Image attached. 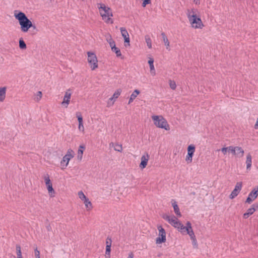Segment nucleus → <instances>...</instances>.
Instances as JSON below:
<instances>
[{"mask_svg":"<svg viewBox=\"0 0 258 258\" xmlns=\"http://www.w3.org/2000/svg\"><path fill=\"white\" fill-rule=\"evenodd\" d=\"M14 16L16 19L18 20L22 32H27L30 28L33 27L32 22L27 17L24 13L20 12L17 14L15 12Z\"/></svg>","mask_w":258,"mask_h":258,"instance_id":"f257e3e1","label":"nucleus"},{"mask_svg":"<svg viewBox=\"0 0 258 258\" xmlns=\"http://www.w3.org/2000/svg\"><path fill=\"white\" fill-rule=\"evenodd\" d=\"M187 18L191 24L192 27L195 28L201 29L204 26L201 18L197 17V15L192 10L191 12H189L187 14Z\"/></svg>","mask_w":258,"mask_h":258,"instance_id":"f03ea898","label":"nucleus"},{"mask_svg":"<svg viewBox=\"0 0 258 258\" xmlns=\"http://www.w3.org/2000/svg\"><path fill=\"white\" fill-rule=\"evenodd\" d=\"M98 9L103 20L106 23H112L113 20L110 18V17L113 16L110 9L106 7L104 5H101L100 7H98Z\"/></svg>","mask_w":258,"mask_h":258,"instance_id":"7ed1b4c3","label":"nucleus"},{"mask_svg":"<svg viewBox=\"0 0 258 258\" xmlns=\"http://www.w3.org/2000/svg\"><path fill=\"white\" fill-rule=\"evenodd\" d=\"M152 118L154 121L155 125L159 128H164L166 131L170 130L169 125L166 120L162 116L159 115H153Z\"/></svg>","mask_w":258,"mask_h":258,"instance_id":"20e7f679","label":"nucleus"},{"mask_svg":"<svg viewBox=\"0 0 258 258\" xmlns=\"http://www.w3.org/2000/svg\"><path fill=\"white\" fill-rule=\"evenodd\" d=\"M88 61L90 65L92 70H94L98 68V60L94 53L88 52Z\"/></svg>","mask_w":258,"mask_h":258,"instance_id":"39448f33","label":"nucleus"},{"mask_svg":"<svg viewBox=\"0 0 258 258\" xmlns=\"http://www.w3.org/2000/svg\"><path fill=\"white\" fill-rule=\"evenodd\" d=\"M74 152L72 150H68L67 154L63 157L60 162V164L62 168H65L68 165L70 160L74 157Z\"/></svg>","mask_w":258,"mask_h":258,"instance_id":"423d86ee","label":"nucleus"},{"mask_svg":"<svg viewBox=\"0 0 258 258\" xmlns=\"http://www.w3.org/2000/svg\"><path fill=\"white\" fill-rule=\"evenodd\" d=\"M158 229L159 230V237L156 238V242L157 244H161L166 241V232L162 226H159Z\"/></svg>","mask_w":258,"mask_h":258,"instance_id":"0eeeda50","label":"nucleus"},{"mask_svg":"<svg viewBox=\"0 0 258 258\" xmlns=\"http://www.w3.org/2000/svg\"><path fill=\"white\" fill-rule=\"evenodd\" d=\"M195 146H188L187 154L185 158V161L187 163H190L192 161V157L195 152Z\"/></svg>","mask_w":258,"mask_h":258,"instance_id":"6e6552de","label":"nucleus"},{"mask_svg":"<svg viewBox=\"0 0 258 258\" xmlns=\"http://www.w3.org/2000/svg\"><path fill=\"white\" fill-rule=\"evenodd\" d=\"M258 196V186L254 188L249 194L248 197L246 199V202L250 204L254 199H255Z\"/></svg>","mask_w":258,"mask_h":258,"instance_id":"1a4fd4ad","label":"nucleus"},{"mask_svg":"<svg viewBox=\"0 0 258 258\" xmlns=\"http://www.w3.org/2000/svg\"><path fill=\"white\" fill-rule=\"evenodd\" d=\"M149 157L150 156L147 152L144 153V154L142 156L141 158V163L139 165L141 169H143L146 167Z\"/></svg>","mask_w":258,"mask_h":258,"instance_id":"9d476101","label":"nucleus"},{"mask_svg":"<svg viewBox=\"0 0 258 258\" xmlns=\"http://www.w3.org/2000/svg\"><path fill=\"white\" fill-rule=\"evenodd\" d=\"M242 188V182H237L235 186L234 189L233 190V191L231 192V194H230L229 198L231 199H233L234 198H235L240 191L241 190Z\"/></svg>","mask_w":258,"mask_h":258,"instance_id":"9b49d317","label":"nucleus"},{"mask_svg":"<svg viewBox=\"0 0 258 258\" xmlns=\"http://www.w3.org/2000/svg\"><path fill=\"white\" fill-rule=\"evenodd\" d=\"M70 90L66 92L64 96L63 97V101L61 102V104L64 105L66 107H67L70 102L71 97V93L70 92Z\"/></svg>","mask_w":258,"mask_h":258,"instance_id":"f8f14e48","label":"nucleus"},{"mask_svg":"<svg viewBox=\"0 0 258 258\" xmlns=\"http://www.w3.org/2000/svg\"><path fill=\"white\" fill-rule=\"evenodd\" d=\"M122 36L124 38L125 43H130V37L127 30L123 27L120 28Z\"/></svg>","mask_w":258,"mask_h":258,"instance_id":"ddd939ff","label":"nucleus"},{"mask_svg":"<svg viewBox=\"0 0 258 258\" xmlns=\"http://www.w3.org/2000/svg\"><path fill=\"white\" fill-rule=\"evenodd\" d=\"M187 225L188 229H186V234H187L189 235L191 239L196 238V236H195V233L192 230L191 224L190 222L189 221H187Z\"/></svg>","mask_w":258,"mask_h":258,"instance_id":"4468645a","label":"nucleus"},{"mask_svg":"<svg viewBox=\"0 0 258 258\" xmlns=\"http://www.w3.org/2000/svg\"><path fill=\"white\" fill-rule=\"evenodd\" d=\"M171 204L174 209V212L175 213V214L178 217H181V214L176 202L174 200H172Z\"/></svg>","mask_w":258,"mask_h":258,"instance_id":"2eb2a0df","label":"nucleus"},{"mask_svg":"<svg viewBox=\"0 0 258 258\" xmlns=\"http://www.w3.org/2000/svg\"><path fill=\"white\" fill-rule=\"evenodd\" d=\"M162 217L164 220L168 221V223H170L171 225L175 221V220H177V218L174 215L170 217L167 214H163Z\"/></svg>","mask_w":258,"mask_h":258,"instance_id":"dca6fc26","label":"nucleus"},{"mask_svg":"<svg viewBox=\"0 0 258 258\" xmlns=\"http://www.w3.org/2000/svg\"><path fill=\"white\" fill-rule=\"evenodd\" d=\"M254 205H253L252 207L249 208L247 210V212L243 214V217L244 219L248 218L249 216L252 215L255 211V209L254 208Z\"/></svg>","mask_w":258,"mask_h":258,"instance_id":"f3484780","label":"nucleus"},{"mask_svg":"<svg viewBox=\"0 0 258 258\" xmlns=\"http://www.w3.org/2000/svg\"><path fill=\"white\" fill-rule=\"evenodd\" d=\"M161 36L163 38V42L165 44V45L166 46V49L168 50H170V42L167 38V37H166L165 33L164 32H162L161 33Z\"/></svg>","mask_w":258,"mask_h":258,"instance_id":"a211bd4d","label":"nucleus"},{"mask_svg":"<svg viewBox=\"0 0 258 258\" xmlns=\"http://www.w3.org/2000/svg\"><path fill=\"white\" fill-rule=\"evenodd\" d=\"M6 89V87L0 88V102H3L5 99Z\"/></svg>","mask_w":258,"mask_h":258,"instance_id":"6ab92c4d","label":"nucleus"},{"mask_svg":"<svg viewBox=\"0 0 258 258\" xmlns=\"http://www.w3.org/2000/svg\"><path fill=\"white\" fill-rule=\"evenodd\" d=\"M106 39L107 42L109 44V45L112 48L113 47L115 46V43L114 41L112 38V37L110 35L108 34L106 36Z\"/></svg>","mask_w":258,"mask_h":258,"instance_id":"aec40b11","label":"nucleus"},{"mask_svg":"<svg viewBox=\"0 0 258 258\" xmlns=\"http://www.w3.org/2000/svg\"><path fill=\"white\" fill-rule=\"evenodd\" d=\"M251 163H252V157L250 153H248L246 156V169L247 170L250 169V167L251 166Z\"/></svg>","mask_w":258,"mask_h":258,"instance_id":"412c9836","label":"nucleus"},{"mask_svg":"<svg viewBox=\"0 0 258 258\" xmlns=\"http://www.w3.org/2000/svg\"><path fill=\"white\" fill-rule=\"evenodd\" d=\"M79 149L78 151V159L81 160L83 157V152L85 149L86 146H79Z\"/></svg>","mask_w":258,"mask_h":258,"instance_id":"4be33fe9","label":"nucleus"},{"mask_svg":"<svg viewBox=\"0 0 258 258\" xmlns=\"http://www.w3.org/2000/svg\"><path fill=\"white\" fill-rule=\"evenodd\" d=\"M139 93H140V91L136 89L133 92V93L131 94V95L130 96V98L129 101H128V104H130L131 103H132L133 101V100L134 99H135V98L137 97V95Z\"/></svg>","mask_w":258,"mask_h":258,"instance_id":"5701e85b","label":"nucleus"},{"mask_svg":"<svg viewBox=\"0 0 258 258\" xmlns=\"http://www.w3.org/2000/svg\"><path fill=\"white\" fill-rule=\"evenodd\" d=\"M188 229L187 223H186V225L184 226L182 224L180 225L178 230L179 232L182 233L183 234H186V229Z\"/></svg>","mask_w":258,"mask_h":258,"instance_id":"b1692460","label":"nucleus"},{"mask_svg":"<svg viewBox=\"0 0 258 258\" xmlns=\"http://www.w3.org/2000/svg\"><path fill=\"white\" fill-rule=\"evenodd\" d=\"M148 63L150 66V71L152 72V71H154V75H155V70L154 66V59L152 58H150L148 60Z\"/></svg>","mask_w":258,"mask_h":258,"instance_id":"393cba45","label":"nucleus"},{"mask_svg":"<svg viewBox=\"0 0 258 258\" xmlns=\"http://www.w3.org/2000/svg\"><path fill=\"white\" fill-rule=\"evenodd\" d=\"M121 90L120 89H117L113 94V96L110 98V100H113V101H115V99H117L119 96L120 95L121 93Z\"/></svg>","mask_w":258,"mask_h":258,"instance_id":"a878e982","label":"nucleus"},{"mask_svg":"<svg viewBox=\"0 0 258 258\" xmlns=\"http://www.w3.org/2000/svg\"><path fill=\"white\" fill-rule=\"evenodd\" d=\"M84 203L85 205V207L88 210H90L92 208V205L91 202L89 200V199L87 198L84 201Z\"/></svg>","mask_w":258,"mask_h":258,"instance_id":"bb28decb","label":"nucleus"},{"mask_svg":"<svg viewBox=\"0 0 258 258\" xmlns=\"http://www.w3.org/2000/svg\"><path fill=\"white\" fill-rule=\"evenodd\" d=\"M145 40L148 48H152V41L149 35L145 36Z\"/></svg>","mask_w":258,"mask_h":258,"instance_id":"cd10ccee","label":"nucleus"},{"mask_svg":"<svg viewBox=\"0 0 258 258\" xmlns=\"http://www.w3.org/2000/svg\"><path fill=\"white\" fill-rule=\"evenodd\" d=\"M111 50L112 51L114 52L117 57L120 56L121 55V53L120 52V49L116 47V46L114 47H113L111 48Z\"/></svg>","mask_w":258,"mask_h":258,"instance_id":"c85d7f7f","label":"nucleus"},{"mask_svg":"<svg viewBox=\"0 0 258 258\" xmlns=\"http://www.w3.org/2000/svg\"><path fill=\"white\" fill-rule=\"evenodd\" d=\"M16 251L18 258H22L21 246L20 245H16Z\"/></svg>","mask_w":258,"mask_h":258,"instance_id":"c756f323","label":"nucleus"},{"mask_svg":"<svg viewBox=\"0 0 258 258\" xmlns=\"http://www.w3.org/2000/svg\"><path fill=\"white\" fill-rule=\"evenodd\" d=\"M19 47L22 49L26 48V44L22 38L19 40Z\"/></svg>","mask_w":258,"mask_h":258,"instance_id":"7c9ffc66","label":"nucleus"},{"mask_svg":"<svg viewBox=\"0 0 258 258\" xmlns=\"http://www.w3.org/2000/svg\"><path fill=\"white\" fill-rule=\"evenodd\" d=\"M47 190L49 194L51 196L52 194H54V190L52 187V184H48L46 185Z\"/></svg>","mask_w":258,"mask_h":258,"instance_id":"2f4dec72","label":"nucleus"},{"mask_svg":"<svg viewBox=\"0 0 258 258\" xmlns=\"http://www.w3.org/2000/svg\"><path fill=\"white\" fill-rule=\"evenodd\" d=\"M44 179L46 185L51 184L48 174H46V175L44 176Z\"/></svg>","mask_w":258,"mask_h":258,"instance_id":"473e14b6","label":"nucleus"},{"mask_svg":"<svg viewBox=\"0 0 258 258\" xmlns=\"http://www.w3.org/2000/svg\"><path fill=\"white\" fill-rule=\"evenodd\" d=\"M78 196L79 197V198L82 201H84L85 200H86L87 199V198L86 197V196L84 194V193L82 191H80L78 192Z\"/></svg>","mask_w":258,"mask_h":258,"instance_id":"72a5a7b5","label":"nucleus"},{"mask_svg":"<svg viewBox=\"0 0 258 258\" xmlns=\"http://www.w3.org/2000/svg\"><path fill=\"white\" fill-rule=\"evenodd\" d=\"M76 116L78 118L79 123H83V117L80 112H78L76 113Z\"/></svg>","mask_w":258,"mask_h":258,"instance_id":"f704fd0d","label":"nucleus"},{"mask_svg":"<svg viewBox=\"0 0 258 258\" xmlns=\"http://www.w3.org/2000/svg\"><path fill=\"white\" fill-rule=\"evenodd\" d=\"M111 246V245H109L106 246L105 253H106V255H108L109 257H110V256Z\"/></svg>","mask_w":258,"mask_h":258,"instance_id":"c9c22d12","label":"nucleus"},{"mask_svg":"<svg viewBox=\"0 0 258 258\" xmlns=\"http://www.w3.org/2000/svg\"><path fill=\"white\" fill-rule=\"evenodd\" d=\"M169 86L171 89H172V90H175L176 89V85L175 81H169Z\"/></svg>","mask_w":258,"mask_h":258,"instance_id":"e433bc0d","label":"nucleus"},{"mask_svg":"<svg viewBox=\"0 0 258 258\" xmlns=\"http://www.w3.org/2000/svg\"><path fill=\"white\" fill-rule=\"evenodd\" d=\"M182 223L181 222H180L179 221L177 220V219L176 220H175V221L172 224V226H173L174 227L178 229L179 228V226H180V225Z\"/></svg>","mask_w":258,"mask_h":258,"instance_id":"4c0bfd02","label":"nucleus"},{"mask_svg":"<svg viewBox=\"0 0 258 258\" xmlns=\"http://www.w3.org/2000/svg\"><path fill=\"white\" fill-rule=\"evenodd\" d=\"M111 147L113 148L115 151L118 152H121L122 150V146H111Z\"/></svg>","mask_w":258,"mask_h":258,"instance_id":"58836bf2","label":"nucleus"},{"mask_svg":"<svg viewBox=\"0 0 258 258\" xmlns=\"http://www.w3.org/2000/svg\"><path fill=\"white\" fill-rule=\"evenodd\" d=\"M228 152H231L233 154H236L235 148H233V146H229Z\"/></svg>","mask_w":258,"mask_h":258,"instance_id":"ea45409f","label":"nucleus"},{"mask_svg":"<svg viewBox=\"0 0 258 258\" xmlns=\"http://www.w3.org/2000/svg\"><path fill=\"white\" fill-rule=\"evenodd\" d=\"M34 253L36 258H40V252L38 250L37 247L34 249Z\"/></svg>","mask_w":258,"mask_h":258,"instance_id":"a19ab883","label":"nucleus"},{"mask_svg":"<svg viewBox=\"0 0 258 258\" xmlns=\"http://www.w3.org/2000/svg\"><path fill=\"white\" fill-rule=\"evenodd\" d=\"M236 150L237 151V153L236 154H238V152H239V153H241L240 157H242L243 155V153H244L243 150L241 148L238 147V149Z\"/></svg>","mask_w":258,"mask_h":258,"instance_id":"79ce46f5","label":"nucleus"},{"mask_svg":"<svg viewBox=\"0 0 258 258\" xmlns=\"http://www.w3.org/2000/svg\"><path fill=\"white\" fill-rule=\"evenodd\" d=\"M151 3V0H144L143 3H142V6L143 7H145L148 4H149Z\"/></svg>","mask_w":258,"mask_h":258,"instance_id":"37998d69","label":"nucleus"},{"mask_svg":"<svg viewBox=\"0 0 258 258\" xmlns=\"http://www.w3.org/2000/svg\"><path fill=\"white\" fill-rule=\"evenodd\" d=\"M111 242H112V240H111V238H109V237H108L106 239V245H111Z\"/></svg>","mask_w":258,"mask_h":258,"instance_id":"c03bdc74","label":"nucleus"},{"mask_svg":"<svg viewBox=\"0 0 258 258\" xmlns=\"http://www.w3.org/2000/svg\"><path fill=\"white\" fill-rule=\"evenodd\" d=\"M192 240V244L194 246L197 247L198 246V244H197V239H196V238H193V239H191Z\"/></svg>","mask_w":258,"mask_h":258,"instance_id":"a18cd8bd","label":"nucleus"},{"mask_svg":"<svg viewBox=\"0 0 258 258\" xmlns=\"http://www.w3.org/2000/svg\"><path fill=\"white\" fill-rule=\"evenodd\" d=\"M229 147H224L221 149V151L224 154H226L228 152Z\"/></svg>","mask_w":258,"mask_h":258,"instance_id":"49530a36","label":"nucleus"},{"mask_svg":"<svg viewBox=\"0 0 258 258\" xmlns=\"http://www.w3.org/2000/svg\"><path fill=\"white\" fill-rule=\"evenodd\" d=\"M78 128H79V130L80 131L83 132L84 130L83 124V123H79V127H78Z\"/></svg>","mask_w":258,"mask_h":258,"instance_id":"de8ad7c7","label":"nucleus"},{"mask_svg":"<svg viewBox=\"0 0 258 258\" xmlns=\"http://www.w3.org/2000/svg\"><path fill=\"white\" fill-rule=\"evenodd\" d=\"M37 99L39 100L41 98V97H42V93H41V91H38L37 92Z\"/></svg>","mask_w":258,"mask_h":258,"instance_id":"09e8293b","label":"nucleus"},{"mask_svg":"<svg viewBox=\"0 0 258 258\" xmlns=\"http://www.w3.org/2000/svg\"><path fill=\"white\" fill-rule=\"evenodd\" d=\"M127 258H134V255L132 253H130Z\"/></svg>","mask_w":258,"mask_h":258,"instance_id":"8fccbe9b","label":"nucleus"},{"mask_svg":"<svg viewBox=\"0 0 258 258\" xmlns=\"http://www.w3.org/2000/svg\"><path fill=\"white\" fill-rule=\"evenodd\" d=\"M151 73L153 76H154V71H152V72H151Z\"/></svg>","mask_w":258,"mask_h":258,"instance_id":"3c124183","label":"nucleus"},{"mask_svg":"<svg viewBox=\"0 0 258 258\" xmlns=\"http://www.w3.org/2000/svg\"><path fill=\"white\" fill-rule=\"evenodd\" d=\"M199 4V3L198 1L196 2V4L197 5V4Z\"/></svg>","mask_w":258,"mask_h":258,"instance_id":"603ef678","label":"nucleus"},{"mask_svg":"<svg viewBox=\"0 0 258 258\" xmlns=\"http://www.w3.org/2000/svg\"><path fill=\"white\" fill-rule=\"evenodd\" d=\"M110 145H113V144L111 143V144H110Z\"/></svg>","mask_w":258,"mask_h":258,"instance_id":"864d4df0","label":"nucleus"},{"mask_svg":"<svg viewBox=\"0 0 258 258\" xmlns=\"http://www.w3.org/2000/svg\"><path fill=\"white\" fill-rule=\"evenodd\" d=\"M49 227H47V229L49 230Z\"/></svg>","mask_w":258,"mask_h":258,"instance_id":"5fc2aeb1","label":"nucleus"}]
</instances>
